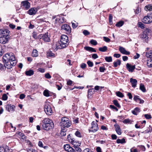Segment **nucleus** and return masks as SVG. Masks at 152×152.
Listing matches in <instances>:
<instances>
[{"instance_id":"nucleus-47","label":"nucleus","mask_w":152,"mask_h":152,"mask_svg":"<svg viewBox=\"0 0 152 152\" xmlns=\"http://www.w3.org/2000/svg\"><path fill=\"white\" fill-rule=\"evenodd\" d=\"M75 135L77 136L80 137H81V135L80 133L78 131H77L75 133Z\"/></svg>"},{"instance_id":"nucleus-11","label":"nucleus","mask_w":152,"mask_h":152,"mask_svg":"<svg viewBox=\"0 0 152 152\" xmlns=\"http://www.w3.org/2000/svg\"><path fill=\"white\" fill-rule=\"evenodd\" d=\"M64 149L68 152H75V151L74 148L72 147H70L69 144H67L64 145Z\"/></svg>"},{"instance_id":"nucleus-22","label":"nucleus","mask_w":152,"mask_h":152,"mask_svg":"<svg viewBox=\"0 0 152 152\" xmlns=\"http://www.w3.org/2000/svg\"><path fill=\"white\" fill-rule=\"evenodd\" d=\"M84 48L85 50H86L92 52H96V50L94 48L88 47V46H85L84 47Z\"/></svg>"},{"instance_id":"nucleus-27","label":"nucleus","mask_w":152,"mask_h":152,"mask_svg":"<svg viewBox=\"0 0 152 152\" xmlns=\"http://www.w3.org/2000/svg\"><path fill=\"white\" fill-rule=\"evenodd\" d=\"M140 89L143 92H145L146 91V90L144 85L142 83H140Z\"/></svg>"},{"instance_id":"nucleus-18","label":"nucleus","mask_w":152,"mask_h":152,"mask_svg":"<svg viewBox=\"0 0 152 152\" xmlns=\"http://www.w3.org/2000/svg\"><path fill=\"white\" fill-rule=\"evenodd\" d=\"M23 6H24L26 10L28 9L30 7V3L27 1H25L22 2Z\"/></svg>"},{"instance_id":"nucleus-37","label":"nucleus","mask_w":152,"mask_h":152,"mask_svg":"<svg viewBox=\"0 0 152 152\" xmlns=\"http://www.w3.org/2000/svg\"><path fill=\"white\" fill-rule=\"evenodd\" d=\"M124 24V22L123 21H120L117 23L115 26H116L120 27L121 26Z\"/></svg>"},{"instance_id":"nucleus-52","label":"nucleus","mask_w":152,"mask_h":152,"mask_svg":"<svg viewBox=\"0 0 152 152\" xmlns=\"http://www.w3.org/2000/svg\"><path fill=\"white\" fill-rule=\"evenodd\" d=\"M105 70V67L103 66H100L99 68V71L101 72H104Z\"/></svg>"},{"instance_id":"nucleus-63","label":"nucleus","mask_w":152,"mask_h":152,"mask_svg":"<svg viewBox=\"0 0 152 152\" xmlns=\"http://www.w3.org/2000/svg\"><path fill=\"white\" fill-rule=\"evenodd\" d=\"M131 152H138V151L136 149H134L132 148L130 149Z\"/></svg>"},{"instance_id":"nucleus-48","label":"nucleus","mask_w":152,"mask_h":152,"mask_svg":"<svg viewBox=\"0 0 152 152\" xmlns=\"http://www.w3.org/2000/svg\"><path fill=\"white\" fill-rule=\"evenodd\" d=\"M7 99V96L5 94H4L2 95V99L4 100H6Z\"/></svg>"},{"instance_id":"nucleus-29","label":"nucleus","mask_w":152,"mask_h":152,"mask_svg":"<svg viewBox=\"0 0 152 152\" xmlns=\"http://www.w3.org/2000/svg\"><path fill=\"white\" fill-rule=\"evenodd\" d=\"M116 142L118 143H124L126 142L124 138H123L121 140L118 139L117 140Z\"/></svg>"},{"instance_id":"nucleus-5","label":"nucleus","mask_w":152,"mask_h":152,"mask_svg":"<svg viewBox=\"0 0 152 152\" xmlns=\"http://www.w3.org/2000/svg\"><path fill=\"white\" fill-rule=\"evenodd\" d=\"M142 22L145 23H150L152 22V13L149 14L145 16L142 20Z\"/></svg>"},{"instance_id":"nucleus-8","label":"nucleus","mask_w":152,"mask_h":152,"mask_svg":"<svg viewBox=\"0 0 152 152\" xmlns=\"http://www.w3.org/2000/svg\"><path fill=\"white\" fill-rule=\"evenodd\" d=\"M91 127L90 129V131H91L93 132H95L97 131L98 129V125L97 124L95 121H93L91 123Z\"/></svg>"},{"instance_id":"nucleus-13","label":"nucleus","mask_w":152,"mask_h":152,"mask_svg":"<svg viewBox=\"0 0 152 152\" xmlns=\"http://www.w3.org/2000/svg\"><path fill=\"white\" fill-rule=\"evenodd\" d=\"M140 37L142 39H144L145 41L147 42L148 38L147 36V34L146 32L144 31L141 33L140 35Z\"/></svg>"},{"instance_id":"nucleus-4","label":"nucleus","mask_w":152,"mask_h":152,"mask_svg":"<svg viewBox=\"0 0 152 152\" xmlns=\"http://www.w3.org/2000/svg\"><path fill=\"white\" fill-rule=\"evenodd\" d=\"M61 121L60 125L62 128H68L70 126L71 124V122L67 118L63 117L61 118Z\"/></svg>"},{"instance_id":"nucleus-26","label":"nucleus","mask_w":152,"mask_h":152,"mask_svg":"<svg viewBox=\"0 0 152 152\" xmlns=\"http://www.w3.org/2000/svg\"><path fill=\"white\" fill-rule=\"evenodd\" d=\"M144 9L145 10L147 11L149 10L151 11L152 10V5L151 4L148 5L146 6L144 8Z\"/></svg>"},{"instance_id":"nucleus-35","label":"nucleus","mask_w":152,"mask_h":152,"mask_svg":"<svg viewBox=\"0 0 152 152\" xmlns=\"http://www.w3.org/2000/svg\"><path fill=\"white\" fill-rule=\"evenodd\" d=\"M79 146L74 147L75 148L74 149L75 151V152H81L82 151L81 149L79 147Z\"/></svg>"},{"instance_id":"nucleus-16","label":"nucleus","mask_w":152,"mask_h":152,"mask_svg":"<svg viewBox=\"0 0 152 152\" xmlns=\"http://www.w3.org/2000/svg\"><path fill=\"white\" fill-rule=\"evenodd\" d=\"M119 51L123 54L126 55H129L130 54V52L126 50L125 48L121 46L119 47Z\"/></svg>"},{"instance_id":"nucleus-3","label":"nucleus","mask_w":152,"mask_h":152,"mask_svg":"<svg viewBox=\"0 0 152 152\" xmlns=\"http://www.w3.org/2000/svg\"><path fill=\"white\" fill-rule=\"evenodd\" d=\"M10 31L7 30L1 31L0 33V43L4 44L8 43L10 37Z\"/></svg>"},{"instance_id":"nucleus-10","label":"nucleus","mask_w":152,"mask_h":152,"mask_svg":"<svg viewBox=\"0 0 152 152\" xmlns=\"http://www.w3.org/2000/svg\"><path fill=\"white\" fill-rule=\"evenodd\" d=\"M43 129L45 130H49L54 127L53 123H49L47 124H42Z\"/></svg>"},{"instance_id":"nucleus-54","label":"nucleus","mask_w":152,"mask_h":152,"mask_svg":"<svg viewBox=\"0 0 152 152\" xmlns=\"http://www.w3.org/2000/svg\"><path fill=\"white\" fill-rule=\"evenodd\" d=\"M45 78L48 79H49L51 78V76L50 75L49 73H47L46 74H45Z\"/></svg>"},{"instance_id":"nucleus-45","label":"nucleus","mask_w":152,"mask_h":152,"mask_svg":"<svg viewBox=\"0 0 152 152\" xmlns=\"http://www.w3.org/2000/svg\"><path fill=\"white\" fill-rule=\"evenodd\" d=\"M83 33L85 36L89 35L90 34V32L87 30H84L83 31Z\"/></svg>"},{"instance_id":"nucleus-24","label":"nucleus","mask_w":152,"mask_h":152,"mask_svg":"<svg viewBox=\"0 0 152 152\" xmlns=\"http://www.w3.org/2000/svg\"><path fill=\"white\" fill-rule=\"evenodd\" d=\"M140 112V109L138 107H136L134 110L132 111V113L134 115H137V113Z\"/></svg>"},{"instance_id":"nucleus-59","label":"nucleus","mask_w":152,"mask_h":152,"mask_svg":"<svg viewBox=\"0 0 152 152\" xmlns=\"http://www.w3.org/2000/svg\"><path fill=\"white\" fill-rule=\"evenodd\" d=\"M138 146L140 147V148L141 149L142 151H145V147L144 146L142 145H140V146Z\"/></svg>"},{"instance_id":"nucleus-14","label":"nucleus","mask_w":152,"mask_h":152,"mask_svg":"<svg viewBox=\"0 0 152 152\" xmlns=\"http://www.w3.org/2000/svg\"><path fill=\"white\" fill-rule=\"evenodd\" d=\"M37 9L35 8H32L28 11V13L30 15H34L37 11Z\"/></svg>"},{"instance_id":"nucleus-42","label":"nucleus","mask_w":152,"mask_h":152,"mask_svg":"<svg viewBox=\"0 0 152 152\" xmlns=\"http://www.w3.org/2000/svg\"><path fill=\"white\" fill-rule=\"evenodd\" d=\"M90 43L91 44L94 45H96L97 44V42L94 39L91 40L90 41Z\"/></svg>"},{"instance_id":"nucleus-43","label":"nucleus","mask_w":152,"mask_h":152,"mask_svg":"<svg viewBox=\"0 0 152 152\" xmlns=\"http://www.w3.org/2000/svg\"><path fill=\"white\" fill-rule=\"evenodd\" d=\"M87 64L89 67H92L93 66V62L90 61H88L87 62Z\"/></svg>"},{"instance_id":"nucleus-7","label":"nucleus","mask_w":152,"mask_h":152,"mask_svg":"<svg viewBox=\"0 0 152 152\" xmlns=\"http://www.w3.org/2000/svg\"><path fill=\"white\" fill-rule=\"evenodd\" d=\"M44 109L45 113L48 115H51L52 113V110L51 107L48 104H46L45 105Z\"/></svg>"},{"instance_id":"nucleus-51","label":"nucleus","mask_w":152,"mask_h":152,"mask_svg":"<svg viewBox=\"0 0 152 152\" xmlns=\"http://www.w3.org/2000/svg\"><path fill=\"white\" fill-rule=\"evenodd\" d=\"M59 22L60 23H63L65 21V18L64 17H62L59 19Z\"/></svg>"},{"instance_id":"nucleus-30","label":"nucleus","mask_w":152,"mask_h":152,"mask_svg":"<svg viewBox=\"0 0 152 152\" xmlns=\"http://www.w3.org/2000/svg\"><path fill=\"white\" fill-rule=\"evenodd\" d=\"M107 49V48L106 46H104L102 47H100L99 48V50L101 52H105Z\"/></svg>"},{"instance_id":"nucleus-9","label":"nucleus","mask_w":152,"mask_h":152,"mask_svg":"<svg viewBox=\"0 0 152 152\" xmlns=\"http://www.w3.org/2000/svg\"><path fill=\"white\" fill-rule=\"evenodd\" d=\"M61 30H64L67 34H69L71 32V28L68 25L64 24L61 27Z\"/></svg>"},{"instance_id":"nucleus-19","label":"nucleus","mask_w":152,"mask_h":152,"mask_svg":"<svg viewBox=\"0 0 152 152\" xmlns=\"http://www.w3.org/2000/svg\"><path fill=\"white\" fill-rule=\"evenodd\" d=\"M114 126L115 128V130L117 133L119 135H121V132L120 126L117 124H115Z\"/></svg>"},{"instance_id":"nucleus-21","label":"nucleus","mask_w":152,"mask_h":152,"mask_svg":"<svg viewBox=\"0 0 152 152\" xmlns=\"http://www.w3.org/2000/svg\"><path fill=\"white\" fill-rule=\"evenodd\" d=\"M42 124H49V123H53L52 121L48 118H45L42 121Z\"/></svg>"},{"instance_id":"nucleus-28","label":"nucleus","mask_w":152,"mask_h":152,"mask_svg":"<svg viewBox=\"0 0 152 152\" xmlns=\"http://www.w3.org/2000/svg\"><path fill=\"white\" fill-rule=\"evenodd\" d=\"M95 92V91L93 88L88 90V97H89V95L91 96Z\"/></svg>"},{"instance_id":"nucleus-49","label":"nucleus","mask_w":152,"mask_h":152,"mask_svg":"<svg viewBox=\"0 0 152 152\" xmlns=\"http://www.w3.org/2000/svg\"><path fill=\"white\" fill-rule=\"evenodd\" d=\"M3 148L4 149V152L5 151L9 152L10 151V149L7 146H5Z\"/></svg>"},{"instance_id":"nucleus-38","label":"nucleus","mask_w":152,"mask_h":152,"mask_svg":"<svg viewBox=\"0 0 152 152\" xmlns=\"http://www.w3.org/2000/svg\"><path fill=\"white\" fill-rule=\"evenodd\" d=\"M115 93L117 96L120 97L122 98L124 96L123 94L120 91L116 92Z\"/></svg>"},{"instance_id":"nucleus-60","label":"nucleus","mask_w":152,"mask_h":152,"mask_svg":"<svg viewBox=\"0 0 152 152\" xmlns=\"http://www.w3.org/2000/svg\"><path fill=\"white\" fill-rule=\"evenodd\" d=\"M111 136L113 140H115L117 139V137L116 135L115 134H112Z\"/></svg>"},{"instance_id":"nucleus-20","label":"nucleus","mask_w":152,"mask_h":152,"mask_svg":"<svg viewBox=\"0 0 152 152\" xmlns=\"http://www.w3.org/2000/svg\"><path fill=\"white\" fill-rule=\"evenodd\" d=\"M130 82L131 83L132 86L135 88L137 85V81L135 79L132 78H131L130 79Z\"/></svg>"},{"instance_id":"nucleus-12","label":"nucleus","mask_w":152,"mask_h":152,"mask_svg":"<svg viewBox=\"0 0 152 152\" xmlns=\"http://www.w3.org/2000/svg\"><path fill=\"white\" fill-rule=\"evenodd\" d=\"M15 106L12 104H7L5 106L6 109L9 112H13L15 111Z\"/></svg>"},{"instance_id":"nucleus-25","label":"nucleus","mask_w":152,"mask_h":152,"mask_svg":"<svg viewBox=\"0 0 152 152\" xmlns=\"http://www.w3.org/2000/svg\"><path fill=\"white\" fill-rule=\"evenodd\" d=\"M114 66L115 67L117 66L118 65H120L121 64V61L120 59H117V61L113 63Z\"/></svg>"},{"instance_id":"nucleus-62","label":"nucleus","mask_w":152,"mask_h":152,"mask_svg":"<svg viewBox=\"0 0 152 152\" xmlns=\"http://www.w3.org/2000/svg\"><path fill=\"white\" fill-rule=\"evenodd\" d=\"M33 37L35 39H38V37H37V34L34 32H33Z\"/></svg>"},{"instance_id":"nucleus-46","label":"nucleus","mask_w":152,"mask_h":152,"mask_svg":"<svg viewBox=\"0 0 152 152\" xmlns=\"http://www.w3.org/2000/svg\"><path fill=\"white\" fill-rule=\"evenodd\" d=\"M72 26L73 28H75L77 27L78 25L77 23H75L74 22H72Z\"/></svg>"},{"instance_id":"nucleus-58","label":"nucleus","mask_w":152,"mask_h":152,"mask_svg":"<svg viewBox=\"0 0 152 152\" xmlns=\"http://www.w3.org/2000/svg\"><path fill=\"white\" fill-rule=\"evenodd\" d=\"M86 66V64L84 63H83L81 64L80 67L82 69H84L85 68Z\"/></svg>"},{"instance_id":"nucleus-1","label":"nucleus","mask_w":152,"mask_h":152,"mask_svg":"<svg viewBox=\"0 0 152 152\" xmlns=\"http://www.w3.org/2000/svg\"><path fill=\"white\" fill-rule=\"evenodd\" d=\"M3 61L4 64V67L8 69H11L17 63L15 56L12 53L5 54L3 56Z\"/></svg>"},{"instance_id":"nucleus-64","label":"nucleus","mask_w":152,"mask_h":152,"mask_svg":"<svg viewBox=\"0 0 152 152\" xmlns=\"http://www.w3.org/2000/svg\"><path fill=\"white\" fill-rule=\"evenodd\" d=\"M91 150L89 149V148H86L83 151V152H91Z\"/></svg>"},{"instance_id":"nucleus-57","label":"nucleus","mask_w":152,"mask_h":152,"mask_svg":"<svg viewBox=\"0 0 152 152\" xmlns=\"http://www.w3.org/2000/svg\"><path fill=\"white\" fill-rule=\"evenodd\" d=\"M92 58L94 59H96L98 57V55L96 54H93L92 56Z\"/></svg>"},{"instance_id":"nucleus-61","label":"nucleus","mask_w":152,"mask_h":152,"mask_svg":"<svg viewBox=\"0 0 152 152\" xmlns=\"http://www.w3.org/2000/svg\"><path fill=\"white\" fill-rule=\"evenodd\" d=\"M113 56L116 58H119L120 57L121 55L119 54L115 53L113 55Z\"/></svg>"},{"instance_id":"nucleus-44","label":"nucleus","mask_w":152,"mask_h":152,"mask_svg":"<svg viewBox=\"0 0 152 152\" xmlns=\"http://www.w3.org/2000/svg\"><path fill=\"white\" fill-rule=\"evenodd\" d=\"M112 18H113V16H112V15L111 14H110L109 15V21L110 22V24H112Z\"/></svg>"},{"instance_id":"nucleus-17","label":"nucleus","mask_w":152,"mask_h":152,"mask_svg":"<svg viewBox=\"0 0 152 152\" xmlns=\"http://www.w3.org/2000/svg\"><path fill=\"white\" fill-rule=\"evenodd\" d=\"M127 69L130 72H132L135 68V66H132L130 64L127 63L126 65Z\"/></svg>"},{"instance_id":"nucleus-36","label":"nucleus","mask_w":152,"mask_h":152,"mask_svg":"<svg viewBox=\"0 0 152 152\" xmlns=\"http://www.w3.org/2000/svg\"><path fill=\"white\" fill-rule=\"evenodd\" d=\"M105 59L108 62H111L112 61V59L111 56H107L105 57Z\"/></svg>"},{"instance_id":"nucleus-31","label":"nucleus","mask_w":152,"mask_h":152,"mask_svg":"<svg viewBox=\"0 0 152 152\" xmlns=\"http://www.w3.org/2000/svg\"><path fill=\"white\" fill-rule=\"evenodd\" d=\"M38 52L36 50H34L32 53V55L33 57H37L38 56Z\"/></svg>"},{"instance_id":"nucleus-53","label":"nucleus","mask_w":152,"mask_h":152,"mask_svg":"<svg viewBox=\"0 0 152 152\" xmlns=\"http://www.w3.org/2000/svg\"><path fill=\"white\" fill-rule=\"evenodd\" d=\"M145 117L147 119H149L151 118V116L150 115L146 114L144 115Z\"/></svg>"},{"instance_id":"nucleus-6","label":"nucleus","mask_w":152,"mask_h":152,"mask_svg":"<svg viewBox=\"0 0 152 152\" xmlns=\"http://www.w3.org/2000/svg\"><path fill=\"white\" fill-rule=\"evenodd\" d=\"M43 40L45 42H49L50 39L48 37V33H45L44 34H41L38 36V39Z\"/></svg>"},{"instance_id":"nucleus-23","label":"nucleus","mask_w":152,"mask_h":152,"mask_svg":"<svg viewBox=\"0 0 152 152\" xmlns=\"http://www.w3.org/2000/svg\"><path fill=\"white\" fill-rule=\"evenodd\" d=\"M25 74L26 75L30 76L34 74V72L33 70L30 69L28 71H26Z\"/></svg>"},{"instance_id":"nucleus-50","label":"nucleus","mask_w":152,"mask_h":152,"mask_svg":"<svg viewBox=\"0 0 152 152\" xmlns=\"http://www.w3.org/2000/svg\"><path fill=\"white\" fill-rule=\"evenodd\" d=\"M103 39L104 41L107 42H109L110 40L109 38L106 37H104Z\"/></svg>"},{"instance_id":"nucleus-15","label":"nucleus","mask_w":152,"mask_h":152,"mask_svg":"<svg viewBox=\"0 0 152 152\" xmlns=\"http://www.w3.org/2000/svg\"><path fill=\"white\" fill-rule=\"evenodd\" d=\"M70 142L74 146V147L80 146L81 144V142L75 140L73 139H71Z\"/></svg>"},{"instance_id":"nucleus-40","label":"nucleus","mask_w":152,"mask_h":152,"mask_svg":"<svg viewBox=\"0 0 152 152\" xmlns=\"http://www.w3.org/2000/svg\"><path fill=\"white\" fill-rule=\"evenodd\" d=\"M146 56L147 57L152 58V50L150 51L148 53L146 54Z\"/></svg>"},{"instance_id":"nucleus-55","label":"nucleus","mask_w":152,"mask_h":152,"mask_svg":"<svg viewBox=\"0 0 152 152\" xmlns=\"http://www.w3.org/2000/svg\"><path fill=\"white\" fill-rule=\"evenodd\" d=\"M110 107L111 109L115 110L116 111H118V110L117 109V108L113 105H110Z\"/></svg>"},{"instance_id":"nucleus-41","label":"nucleus","mask_w":152,"mask_h":152,"mask_svg":"<svg viewBox=\"0 0 152 152\" xmlns=\"http://www.w3.org/2000/svg\"><path fill=\"white\" fill-rule=\"evenodd\" d=\"M138 27L143 28H144V25L141 22H139L138 23Z\"/></svg>"},{"instance_id":"nucleus-34","label":"nucleus","mask_w":152,"mask_h":152,"mask_svg":"<svg viewBox=\"0 0 152 152\" xmlns=\"http://www.w3.org/2000/svg\"><path fill=\"white\" fill-rule=\"evenodd\" d=\"M113 104L115 105L117 107L119 108L121 107V106L118 103V101L117 100H114L113 101Z\"/></svg>"},{"instance_id":"nucleus-2","label":"nucleus","mask_w":152,"mask_h":152,"mask_svg":"<svg viewBox=\"0 0 152 152\" xmlns=\"http://www.w3.org/2000/svg\"><path fill=\"white\" fill-rule=\"evenodd\" d=\"M68 38L65 35H62L61 37L60 41H58L53 46V48L56 50L58 49H61L66 47L68 45Z\"/></svg>"},{"instance_id":"nucleus-39","label":"nucleus","mask_w":152,"mask_h":152,"mask_svg":"<svg viewBox=\"0 0 152 152\" xmlns=\"http://www.w3.org/2000/svg\"><path fill=\"white\" fill-rule=\"evenodd\" d=\"M43 94L45 96L47 97L50 96L49 91L47 90H45L44 91Z\"/></svg>"},{"instance_id":"nucleus-33","label":"nucleus","mask_w":152,"mask_h":152,"mask_svg":"<svg viewBox=\"0 0 152 152\" xmlns=\"http://www.w3.org/2000/svg\"><path fill=\"white\" fill-rule=\"evenodd\" d=\"M55 54L51 51H49L47 53V56L48 57H54Z\"/></svg>"},{"instance_id":"nucleus-32","label":"nucleus","mask_w":152,"mask_h":152,"mask_svg":"<svg viewBox=\"0 0 152 152\" xmlns=\"http://www.w3.org/2000/svg\"><path fill=\"white\" fill-rule=\"evenodd\" d=\"M147 65L149 67H152V60H151V59L147 60Z\"/></svg>"},{"instance_id":"nucleus-56","label":"nucleus","mask_w":152,"mask_h":152,"mask_svg":"<svg viewBox=\"0 0 152 152\" xmlns=\"http://www.w3.org/2000/svg\"><path fill=\"white\" fill-rule=\"evenodd\" d=\"M140 99V98H139V96H137L135 95L134 97V100L136 102L137 101V100H139V99Z\"/></svg>"}]
</instances>
